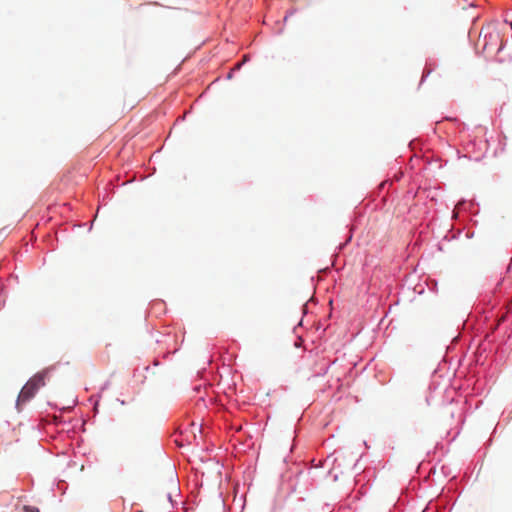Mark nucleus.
I'll use <instances>...</instances> for the list:
<instances>
[{"mask_svg": "<svg viewBox=\"0 0 512 512\" xmlns=\"http://www.w3.org/2000/svg\"><path fill=\"white\" fill-rule=\"evenodd\" d=\"M45 375L46 373H38L34 375L22 388L21 392L18 395L16 406L18 410H20V406L30 399H32L39 388L45 385Z\"/></svg>", "mask_w": 512, "mask_h": 512, "instance_id": "f257e3e1", "label": "nucleus"}, {"mask_svg": "<svg viewBox=\"0 0 512 512\" xmlns=\"http://www.w3.org/2000/svg\"><path fill=\"white\" fill-rule=\"evenodd\" d=\"M22 511L23 512H40L38 508L33 507V506H28V505L23 506Z\"/></svg>", "mask_w": 512, "mask_h": 512, "instance_id": "f03ea898", "label": "nucleus"}]
</instances>
